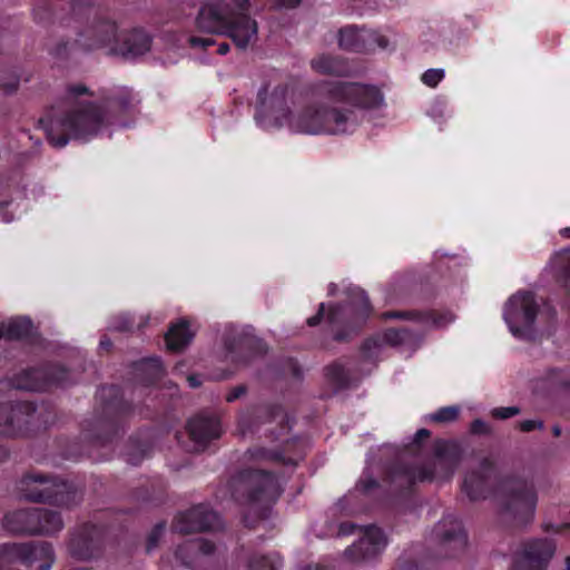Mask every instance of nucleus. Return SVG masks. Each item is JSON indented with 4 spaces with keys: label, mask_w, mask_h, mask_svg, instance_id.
I'll list each match as a JSON object with an SVG mask.
<instances>
[{
    "label": "nucleus",
    "mask_w": 570,
    "mask_h": 570,
    "mask_svg": "<svg viewBox=\"0 0 570 570\" xmlns=\"http://www.w3.org/2000/svg\"><path fill=\"white\" fill-rule=\"evenodd\" d=\"M302 0H274L272 7L274 8H296Z\"/></svg>",
    "instance_id": "4d7b16f0"
},
{
    "label": "nucleus",
    "mask_w": 570,
    "mask_h": 570,
    "mask_svg": "<svg viewBox=\"0 0 570 570\" xmlns=\"http://www.w3.org/2000/svg\"><path fill=\"white\" fill-rule=\"evenodd\" d=\"M86 32L92 35L89 42L82 45L88 49L115 43L114 50L124 57H137L146 53L151 47V37L141 28L118 33L114 20L99 19Z\"/></svg>",
    "instance_id": "1a4fd4ad"
},
{
    "label": "nucleus",
    "mask_w": 570,
    "mask_h": 570,
    "mask_svg": "<svg viewBox=\"0 0 570 570\" xmlns=\"http://www.w3.org/2000/svg\"><path fill=\"white\" fill-rule=\"evenodd\" d=\"M560 384H561L563 387H566V389H570V374H569V377H567V379L562 380V381L560 382Z\"/></svg>",
    "instance_id": "774afa93"
},
{
    "label": "nucleus",
    "mask_w": 570,
    "mask_h": 570,
    "mask_svg": "<svg viewBox=\"0 0 570 570\" xmlns=\"http://www.w3.org/2000/svg\"><path fill=\"white\" fill-rule=\"evenodd\" d=\"M385 320L412 321L424 325L440 326L444 322V316L435 311H389L383 313Z\"/></svg>",
    "instance_id": "473e14b6"
},
{
    "label": "nucleus",
    "mask_w": 570,
    "mask_h": 570,
    "mask_svg": "<svg viewBox=\"0 0 570 570\" xmlns=\"http://www.w3.org/2000/svg\"><path fill=\"white\" fill-rule=\"evenodd\" d=\"M246 392H247L246 385H244V384L237 385L228 392V394L226 395V401L228 403H233L236 400H238L239 397H242L243 395H245Z\"/></svg>",
    "instance_id": "864d4df0"
},
{
    "label": "nucleus",
    "mask_w": 570,
    "mask_h": 570,
    "mask_svg": "<svg viewBox=\"0 0 570 570\" xmlns=\"http://www.w3.org/2000/svg\"><path fill=\"white\" fill-rule=\"evenodd\" d=\"M444 70L443 69H428L422 75V82L431 88L436 87L440 81L444 78Z\"/></svg>",
    "instance_id": "79ce46f5"
},
{
    "label": "nucleus",
    "mask_w": 570,
    "mask_h": 570,
    "mask_svg": "<svg viewBox=\"0 0 570 570\" xmlns=\"http://www.w3.org/2000/svg\"><path fill=\"white\" fill-rule=\"evenodd\" d=\"M399 567L401 570H420L419 563L415 561L399 560Z\"/></svg>",
    "instance_id": "bf43d9fd"
},
{
    "label": "nucleus",
    "mask_w": 570,
    "mask_h": 570,
    "mask_svg": "<svg viewBox=\"0 0 570 570\" xmlns=\"http://www.w3.org/2000/svg\"><path fill=\"white\" fill-rule=\"evenodd\" d=\"M186 428L194 442L195 451H204L213 440L219 439L223 433L219 416L207 412H202L189 419Z\"/></svg>",
    "instance_id": "5701e85b"
},
{
    "label": "nucleus",
    "mask_w": 570,
    "mask_h": 570,
    "mask_svg": "<svg viewBox=\"0 0 570 570\" xmlns=\"http://www.w3.org/2000/svg\"><path fill=\"white\" fill-rule=\"evenodd\" d=\"M491 426L481 419H475L470 424V433L473 435H490Z\"/></svg>",
    "instance_id": "de8ad7c7"
},
{
    "label": "nucleus",
    "mask_w": 570,
    "mask_h": 570,
    "mask_svg": "<svg viewBox=\"0 0 570 570\" xmlns=\"http://www.w3.org/2000/svg\"><path fill=\"white\" fill-rule=\"evenodd\" d=\"M389 45V39L374 30L346 26L338 31V46L346 51L367 53L376 48L385 50Z\"/></svg>",
    "instance_id": "412c9836"
},
{
    "label": "nucleus",
    "mask_w": 570,
    "mask_h": 570,
    "mask_svg": "<svg viewBox=\"0 0 570 570\" xmlns=\"http://www.w3.org/2000/svg\"><path fill=\"white\" fill-rule=\"evenodd\" d=\"M559 234L567 239H570V227H564L559 230Z\"/></svg>",
    "instance_id": "338daca9"
},
{
    "label": "nucleus",
    "mask_w": 570,
    "mask_h": 570,
    "mask_svg": "<svg viewBox=\"0 0 570 570\" xmlns=\"http://www.w3.org/2000/svg\"><path fill=\"white\" fill-rule=\"evenodd\" d=\"M188 382H189V385H190L191 387H198V386L200 385L199 380H198L196 376H194V375H190V376L188 377Z\"/></svg>",
    "instance_id": "e2e57ef3"
},
{
    "label": "nucleus",
    "mask_w": 570,
    "mask_h": 570,
    "mask_svg": "<svg viewBox=\"0 0 570 570\" xmlns=\"http://www.w3.org/2000/svg\"><path fill=\"white\" fill-rule=\"evenodd\" d=\"M226 356L235 364H247L267 353L266 343L247 332H229L224 335Z\"/></svg>",
    "instance_id": "aec40b11"
},
{
    "label": "nucleus",
    "mask_w": 570,
    "mask_h": 570,
    "mask_svg": "<svg viewBox=\"0 0 570 570\" xmlns=\"http://www.w3.org/2000/svg\"><path fill=\"white\" fill-rule=\"evenodd\" d=\"M107 524H95L87 522L81 524L69 541L70 554L80 560L97 558L104 550L105 542L109 535Z\"/></svg>",
    "instance_id": "dca6fc26"
},
{
    "label": "nucleus",
    "mask_w": 570,
    "mask_h": 570,
    "mask_svg": "<svg viewBox=\"0 0 570 570\" xmlns=\"http://www.w3.org/2000/svg\"><path fill=\"white\" fill-rule=\"evenodd\" d=\"M75 383L73 373L60 363L45 362L21 370L11 377L17 390L45 392L53 387H67Z\"/></svg>",
    "instance_id": "9b49d317"
},
{
    "label": "nucleus",
    "mask_w": 570,
    "mask_h": 570,
    "mask_svg": "<svg viewBox=\"0 0 570 570\" xmlns=\"http://www.w3.org/2000/svg\"><path fill=\"white\" fill-rule=\"evenodd\" d=\"M414 334L407 327L387 328L381 335H372L365 338L360 347L362 358L371 363H377L383 344L400 346L413 340Z\"/></svg>",
    "instance_id": "393cba45"
},
{
    "label": "nucleus",
    "mask_w": 570,
    "mask_h": 570,
    "mask_svg": "<svg viewBox=\"0 0 570 570\" xmlns=\"http://www.w3.org/2000/svg\"><path fill=\"white\" fill-rule=\"evenodd\" d=\"M434 458L443 470L442 478L450 480L463 459V449L455 441L438 440L434 444Z\"/></svg>",
    "instance_id": "cd10ccee"
},
{
    "label": "nucleus",
    "mask_w": 570,
    "mask_h": 570,
    "mask_svg": "<svg viewBox=\"0 0 570 570\" xmlns=\"http://www.w3.org/2000/svg\"><path fill=\"white\" fill-rule=\"evenodd\" d=\"M542 529L544 532H554L560 533L566 529H570V523H562V524H552V523H544L542 525Z\"/></svg>",
    "instance_id": "6e6d98bb"
},
{
    "label": "nucleus",
    "mask_w": 570,
    "mask_h": 570,
    "mask_svg": "<svg viewBox=\"0 0 570 570\" xmlns=\"http://www.w3.org/2000/svg\"><path fill=\"white\" fill-rule=\"evenodd\" d=\"M214 542L199 539L179 544L175 551L176 559L196 570H225L226 562L215 560Z\"/></svg>",
    "instance_id": "6ab92c4d"
},
{
    "label": "nucleus",
    "mask_w": 570,
    "mask_h": 570,
    "mask_svg": "<svg viewBox=\"0 0 570 570\" xmlns=\"http://www.w3.org/2000/svg\"><path fill=\"white\" fill-rule=\"evenodd\" d=\"M357 529L362 531L363 534L356 542L345 549V558L351 562L375 560L387 546V538L384 531L375 524L361 528L352 521H344L338 525L337 535L347 537L353 534Z\"/></svg>",
    "instance_id": "4468645a"
},
{
    "label": "nucleus",
    "mask_w": 570,
    "mask_h": 570,
    "mask_svg": "<svg viewBox=\"0 0 570 570\" xmlns=\"http://www.w3.org/2000/svg\"><path fill=\"white\" fill-rule=\"evenodd\" d=\"M164 374L165 368L160 357H147L134 364L135 380L144 389L159 382Z\"/></svg>",
    "instance_id": "7c9ffc66"
},
{
    "label": "nucleus",
    "mask_w": 570,
    "mask_h": 570,
    "mask_svg": "<svg viewBox=\"0 0 570 570\" xmlns=\"http://www.w3.org/2000/svg\"><path fill=\"white\" fill-rule=\"evenodd\" d=\"M313 101L296 115L288 105V86L277 85L268 94L264 85L257 94L255 119L261 125H287L293 131L308 135H352L361 125L357 110H374L384 105L380 88L355 81L320 80L309 88Z\"/></svg>",
    "instance_id": "f257e3e1"
},
{
    "label": "nucleus",
    "mask_w": 570,
    "mask_h": 570,
    "mask_svg": "<svg viewBox=\"0 0 570 570\" xmlns=\"http://www.w3.org/2000/svg\"><path fill=\"white\" fill-rule=\"evenodd\" d=\"M326 379L338 389L347 387L350 384V376L342 364L333 363L325 367Z\"/></svg>",
    "instance_id": "58836bf2"
},
{
    "label": "nucleus",
    "mask_w": 570,
    "mask_h": 570,
    "mask_svg": "<svg viewBox=\"0 0 570 570\" xmlns=\"http://www.w3.org/2000/svg\"><path fill=\"white\" fill-rule=\"evenodd\" d=\"M166 522L160 521L156 523L150 532L147 535L146 540V552L150 553L154 549H156L160 542V539L163 538V534L165 532Z\"/></svg>",
    "instance_id": "a19ab883"
},
{
    "label": "nucleus",
    "mask_w": 570,
    "mask_h": 570,
    "mask_svg": "<svg viewBox=\"0 0 570 570\" xmlns=\"http://www.w3.org/2000/svg\"><path fill=\"white\" fill-rule=\"evenodd\" d=\"M554 552L556 542L552 539L530 540L515 560V567L519 570H546Z\"/></svg>",
    "instance_id": "b1692460"
},
{
    "label": "nucleus",
    "mask_w": 570,
    "mask_h": 570,
    "mask_svg": "<svg viewBox=\"0 0 570 570\" xmlns=\"http://www.w3.org/2000/svg\"><path fill=\"white\" fill-rule=\"evenodd\" d=\"M3 331L7 341H23L30 345L40 343V335L32 321L27 316L16 317L8 323H3Z\"/></svg>",
    "instance_id": "c756f323"
},
{
    "label": "nucleus",
    "mask_w": 570,
    "mask_h": 570,
    "mask_svg": "<svg viewBox=\"0 0 570 570\" xmlns=\"http://www.w3.org/2000/svg\"><path fill=\"white\" fill-rule=\"evenodd\" d=\"M299 570H330L327 567H324V566H320V564H316V566H305L303 568H301Z\"/></svg>",
    "instance_id": "680f3d73"
},
{
    "label": "nucleus",
    "mask_w": 570,
    "mask_h": 570,
    "mask_svg": "<svg viewBox=\"0 0 570 570\" xmlns=\"http://www.w3.org/2000/svg\"><path fill=\"white\" fill-rule=\"evenodd\" d=\"M3 528L16 534L52 535L63 528L60 512L43 508L20 509L3 518Z\"/></svg>",
    "instance_id": "f8f14e48"
},
{
    "label": "nucleus",
    "mask_w": 570,
    "mask_h": 570,
    "mask_svg": "<svg viewBox=\"0 0 570 570\" xmlns=\"http://www.w3.org/2000/svg\"><path fill=\"white\" fill-rule=\"evenodd\" d=\"M249 0H210L196 17L198 30L226 36L238 49H246L257 38V22L250 18Z\"/></svg>",
    "instance_id": "39448f33"
},
{
    "label": "nucleus",
    "mask_w": 570,
    "mask_h": 570,
    "mask_svg": "<svg viewBox=\"0 0 570 570\" xmlns=\"http://www.w3.org/2000/svg\"><path fill=\"white\" fill-rule=\"evenodd\" d=\"M435 471L430 465H416L403 460H395L385 471V481L389 482L391 490L400 495H410L416 482L433 481Z\"/></svg>",
    "instance_id": "2eb2a0df"
},
{
    "label": "nucleus",
    "mask_w": 570,
    "mask_h": 570,
    "mask_svg": "<svg viewBox=\"0 0 570 570\" xmlns=\"http://www.w3.org/2000/svg\"><path fill=\"white\" fill-rule=\"evenodd\" d=\"M20 77L12 68L0 69V94L9 96L19 87Z\"/></svg>",
    "instance_id": "4c0bfd02"
},
{
    "label": "nucleus",
    "mask_w": 570,
    "mask_h": 570,
    "mask_svg": "<svg viewBox=\"0 0 570 570\" xmlns=\"http://www.w3.org/2000/svg\"><path fill=\"white\" fill-rule=\"evenodd\" d=\"M283 560L277 553L253 554L248 559L247 570H282Z\"/></svg>",
    "instance_id": "c9c22d12"
},
{
    "label": "nucleus",
    "mask_w": 570,
    "mask_h": 570,
    "mask_svg": "<svg viewBox=\"0 0 570 570\" xmlns=\"http://www.w3.org/2000/svg\"><path fill=\"white\" fill-rule=\"evenodd\" d=\"M380 488V483L372 476H363L356 484L355 490L364 495H368L372 491Z\"/></svg>",
    "instance_id": "37998d69"
},
{
    "label": "nucleus",
    "mask_w": 570,
    "mask_h": 570,
    "mask_svg": "<svg viewBox=\"0 0 570 570\" xmlns=\"http://www.w3.org/2000/svg\"><path fill=\"white\" fill-rule=\"evenodd\" d=\"M324 314H325V304L321 303L318 305L317 313L307 318V325L312 326V327L317 326L323 321Z\"/></svg>",
    "instance_id": "5fc2aeb1"
},
{
    "label": "nucleus",
    "mask_w": 570,
    "mask_h": 570,
    "mask_svg": "<svg viewBox=\"0 0 570 570\" xmlns=\"http://www.w3.org/2000/svg\"><path fill=\"white\" fill-rule=\"evenodd\" d=\"M193 336L189 322L181 318L168 328L165 335L166 346L171 352H180L191 342Z\"/></svg>",
    "instance_id": "72a5a7b5"
},
{
    "label": "nucleus",
    "mask_w": 570,
    "mask_h": 570,
    "mask_svg": "<svg viewBox=\"0 0 570 570\" xmlns=\"http://www.w3.org/2000/svg\"><path fill=\"white\" fill-rule=\"evenodd\" d=\"M166 489L164 478L159 475L146 478L132 490L131 497L137 502L158 505L164 501Z\"/></svg>",
    "instance_id": "c85d7f7f"
},
{
    "label": "nucleus",
    "mask_w": 570,
    "mask_h": 570,
    "mask_svg": "<svg viewBox=\"0 0 570 570\" xmlns=\"http://www.w3.org/2000/svg\"><path fill=\"white\" fill-rule=\"evenodd\" d=\"M94 96V92L82 83L69 85L67 87V100L77 99L79 96Z\"/></svg>",
    "instance_id": "49530a36"
},
{
    "label": "nucleus",
    "mask_w": 570,
    "mask_h": 570,
    "mask_svg": "<svg viewBox=\"0 0 570 570\" xmlns=\"http://www.w3.org/2000/svg\"><path fill=\"white\" fill-rule=\"evenodd\" d=\"M521 410L519 406H501L491 410V416L495 420H507L512 416L520 414Z\"/></svg>",
    "instance_id": "c03bdc74"
},
{
    "label": "nucleus",
    "mask_w": 570,
    "mask_h": 570,
    "mask_svg": "<svg viewBox=\"0 0 570 570\" xmlns=\"http://www.w3.org/2000/svg\"><path fill=\"white\" fill-rule=\"evenodd\" d=\"M218 522L217 513L208 505L197 504L176 515L171 527L177 533L189 534L213 530Z\"/></svg>",
    "instance_id": "4be33fe9"
},
{
    "label": "nucleus",
    "mask_w": 570,
    "mask_h": 570,
    "mask_svg": "<svg viewBox=\"0 0 570 570\" xmlns=\"http://www.w3.org/2000/svg\"><path fill=\"white\" fill-rule=\"evenodd\" d=\"M551 432H552V435H553L554 438H559V436L561 435V433H562V430H561L560 425L554 424V425L551 428Z\"/></svg>",
    "instance_id": "0e129e2a"
},
{
    "label": "nucleus",
    "mask_w": 570,
    "mask_h": 570,
    "mask_svg": "<svg viewBox=\"0 0 570 570\" xmlns=\"http://www.w3.org/2000/svg\"><path fill=\"white\" fill-rule=\"evenodd\" d=\"M141 325H136L132 317L129 315H121L119 317V323L116 328L120 332H132L136 327H140Z\"/></svg>",
    "instance_id": "09e8293b"
},
{
    "label": "nucleus",
    "mask_w": 570,
    "mask_h": 570,
    "mask_svg": "<svg viewBox=\"0 0 570 570\" xmlns=\"http://www.w3.org/2000/svg\"><path fill=\"white\" fill-rule=\"evenodd\" d=\"M138 100L128 88L101 95L100 102L73 101L65 109L50 108L39 122L49 144L65 147L70 139L88 141L102 128L129 127L137 112Z\"/></svg>",
    "instance_id": "f03ea898"
},
{
    "label": "nucleus",
    "mask_w": 570,
    "mask_h": 570,
    "mask_svg": "<svg viewBox=\"0 0 570 570\" xmlns=\"http://www.w3.org/2000/svg\"><path fill=\"white\" fill-rule=\"evenodd\" d=\"M460 409L459 406H443L440 407L434 413L430 414L429 419L434 423H450L454 422L459 417Z\"/></svg>",
    "instance_id": "ea45409f"
},
{
    "label": "nucleus",
    "mask_w": 570,
    "mask_h": 570,
    "mask_svg": "<svg viewBox=\"0 0 570 570\" xmlns=\"http://www.w3.org/2000/svg\"><path fill=\"white\" fill-rule=\"evenodd\" d=\"M37 405L31 401L0 403V434L8 438L28 436Z\"/></svg>",
    "instance_id": "f3484780"
},
{
    "label": "nucleus",
    "mask_w": 570,
    "mask_h": 570,
    "mask_svg": "<svg viewBox=\"0 0 570 570\" xmlns=\"http://www.w3.org/2000/svg\"><path fill=\"white\" fill-rule=\"evenodd\" d=\"M229 49H230L229 43L220 42L217 47V53L224 56L229 51Z\"/></svg>",
    "instance_id": "052dcab7"
},
{
    "label": "nucleus",
    "mask_w": 570,
    "mask_h": 570,
    "mask_svg": "<svg viewBox=\"0 0 570 570\" xmlns=\"http://www.w3.org/2000/svg\"><path fill=\"white\" fill-rule=\"evenodd\" d=\"M549 267L556 282L569 288L570 285V248H563L553 254L550 258Z\"/></svg>",
    "instance_id": "f704fd0d"
},
{
    "label": "nucleus",
    "mask_w": 570,
    "mask_h": 570,
    "mask_svg": "<svg viewBox=\"0 0 570 570\" xmlns=\"http://www.w3.org/2000/svg\"><path fill=\"white\" fill-rule=\"evenodd\" d=\"M431 432L428 429H420L414 434L411 446L413 450H420L422 448L423 442L430 439Z\"/></svg>",
    "instance_id": "3c124183"
},
{
    "label": "nucleus",
    "mask_w": 570,
    "mask_h": 570,
    "mask_svg": "<svg viewBox=\"0 0 570 570\" xmlns=\"http://www.w3.org/2000/svg\"><path fill=\"white\" fill-rule=\"evenodd\" d=\"M283 371H284V373L288 374L289 376H292L295 380H302V377H303L302 368H301L298 362L293 357H287L284 361Z\"/></svg>",
    "instance_id": "a18cd8bd"
},
{
    "label": "nucleus",
    "mask_w": 570,
    "mask_h": 570,
    "mask_svg": "<svg viewBox=\"0 0 570 570\" xmlns=\"http://www.w3.org/2000/svg\"><path fill=\"white\" fill-rule=\"evenodd\" d=\"M68 46H69V42L68 41H61L59 42L55 49L52 50V55L56 56L57 58H63L67 56L68 53Z\"/></svg>",
    "instance_id": "13d9d810"
},
{
    "label": "nucleus",
    "mask_w": 570,
    "mask_h": 570,
    "mask_svg": "<svg viewBox=\"0 0 570 570\" xmlns=\"http://www.w3.org/2000/svg\"><path fill=\"white\" fill-rule=\"evenodd\" d=\"M539 311L535 294L519 291L504 304L503 318L514 337L530 341L534 337V323Z\"/></svg>",
    "instance_id": "ddd939ff"
},
{
    "label": "nucleus",
    "mask_w": 570,
    "mask_h": 570,
    "mask_svg": "<svg viewBox=\"0 0 570 570\" xmlns=\"http://www.w3.org/2000/svg\"><path fill=\"white\" fill-rule=\"evenodd\" d=\"M432 534L444 558H456L463 553L466 548V532L462 522L453 514L443 517L433 528Z\"/></svg>",
    "instance_id": "a211bd4d"
},
{
    "label": "nucleus",
    "mask_w": 570,
    "mask_h": 570,
    "mask_svg": "<svg viewBox=\"0 0 570 570\" xmlns=\"http://www.w3.org/2000/svg\"><path fill=\"white\" fill-rule=\"evenodd\" d=\"M264 415L265 421L268 423L278 422L279 435H285L289 432V417L285 409L281 404L268 403L258 406H253L246 412L240 413L238 417V428L243 434L253 431V424L250 422L252 415Z\"/></svg>",
    "instance_id": "bb28decb"
},
{
    "label": "nucleus",
    "mask_w": 570,
    "mask_h": 570,
    "mask_svg": "<svg viewBox=\"0 0 570 570\" xmlns=\"http://www.w3.org/2000/svg\"><path fill=\"white\" fill-rule=\"evenodd\" d=\"M98 406L94 419L81 424V438L87 443L76 453L66 456L79 460L87 456L92 460H108L109 454L95 455L94 450L109 449L116 439L125 433L127 419L134 412L131 403L124 400L119 385H102L96 393Z\"/></svg>",
    "instance_id": "20e7f679"
},
{
    "label": "nucleus",
    "mask_w": 570,
    "mask_h": 570,
    "mask_svg": "<svg viewBox=\"0 0 570 570\" xmlns=\"http://www.w3.org/2000/svg\"><path fill=\"white\" fill-rule=\"evenodd\" d=\"M311 66L314 71L321 75L344 77L350 72L347 60L336 55H320L312 60Z\"/></svg>",
    "instance_id": "2f4dec72"
},
{
    "label": "nucleus",
    "mask_w": 570,
    "mask_h": 570,
    "mask_svg": "<svg viewBox=\"0 0 570 570\" xmlns=\"http://www.w3.org/2000/svg\"><path fill=\"white\" fill-rule=\"evenodd\" d=\"M8 450L4 446L0 445V463L3 462L8 458Z\"/></svg>",
    "instance_id": "69168bd1"
},
{
    "label": "nucleus",
    "mask_w": 570,
    "mask_h": 570,
    "mask_svg": "<svg viewBox=\"0 0 570 570\" xmlns=\"http://www.w3.org/2000/svg\"><path fill=\"white\" fill-rule=\"evenodd\" d=\"M520 431L522 432H531L534 430L543 429L544 424L541 420H523L518 423Z\"/></svg>",
    "instance_id": "8fccbe9b"
},
{
    "label": "nucleus",
    "mask_w": 570,
    "mask_h": 570,
    "mask_svg": "<svg viewBox=\"0 0 570 570\" xmlns=\"http://www.w3.org/2000/svg\"><path fill=\"white\" fill-rule=\"evenodd\" d=\"M233 499L254 511L256 520L268 518L283 493L277 475L271 471L244 469L229 482Z\"/></svg>",
    "instance_id": "423d86ee"
},
{
    "label": "nucleus",
    "mask_w": 570,
    "mask_h": 570,
    "mask_svg": "<svg viewBox=\"0 0 570 570\" xmlns=\"http://www.w3.org/2000/svg\"><path fill=\"white\" fill-rule=\"evenodd\" d=\"M372 305L366 292L351 288L345 303L331 305L327 322L332 327L333 340L348 342L360 333L372 313Z\"/></svg>",
    "instance_id": "6e6552de"
},
{
    "label": "nucleus",
    "mask_w": 570,
    "mask_h": 570,
    "mask_svg": "<svg viewBox=\"0 0 570 570\" xmlns=\"http://www.w3.org/2000/svg\"><path fill=\"white\" fill-rule=\"evenodd\" d=\"M151 449L153 444L148 440L139 441L136 436H130L126 460L131 465H139L150 454Z\"/></svg>",
    "instance_id": "e433bc0d"
},
{
    "label": "nucleus",
    "mask_w": 570,
    "mask_h": 570,
    "mask_svg": "<svg viewBox=\"0 0 570 570\" xmlns=\"http://www.w3.org/2000/svg\"><path fill=\"white\" fill-rule=\"evenodd\" d=\"M462 490L471 501L495 494L501 514L514 527H527L534 519L538 503L534 484L515 475L502 478L490 458H483L479 468L465 475Z\"/></svg>",
    "instance_id": "7ed1b4c3"
},
{
    "label": "nucleus",
    "mask_w": 570,
    "mask_h": 570,
    "mask_svg": "<svg viewBox=\"0 0 570 570\" xmlns=\"http://www.w3.org/2000/svg\"><path fill=\"white\" fill-rule=\"evenodd\" d=\"M248 454L254 460H263L283 465L295 466L304 455L303 442L302 440L294 438L287 440L283 445L276 449L254 446L248 449Z\"/></svg>",
    "instance_id": "a878e982"
},
{
    "label": "nucleus",
    "mask_w": 570,
    "mask_h": 570,
    "mask_svg": "<svg viewBox=\"0 0 570 570\" xmlns=\"http://www.w3.org/2000/svg\"><path fill=\"white\" fill-rule=\"evenodd\" d=\"M189 43L194 48L207 49L215 45V40L212 37L193 36L189 38Z\"/></svg>",
    "instance_id": "603ef678"
},
{
    "label": "nucleus",
    "mask_w": 570,
    "mask_h": 570,
    "mask_svg": "<svg viewBox=\"0 0 570 570\" xmlns=\"http://www.w3.org/2000/svg\"><path fill=\"white\" fill-rule=\"evenodd\" d=\"M18 490L26 501L37 503L70 507L79 500L78 489L73 482L39 471L24 473L19 481Z\"/></svg>",
    "instance_id": "0eeeda50"
},
{
    "label": "nucleus",
    "mask_w": 570,
    "mask_h": 570,
    "mask_svg": "<svg viewBox=\"0 0 570 570\" xmlns=\"http://www.w3.org/2000/svg\"><path fill=\"white\" fill-rule=\"evenodd\" d=\"M53 562L55 551L47 541L0 546V570H50Z\"/></svg>",
    "instance_id": "9d476101"
}]
</instances>
